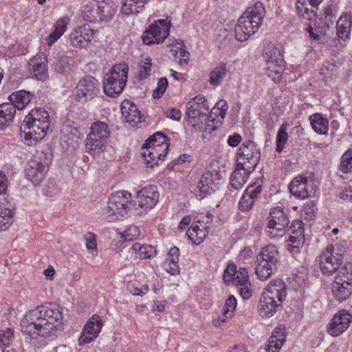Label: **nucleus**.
<instances>
[{
	"mask_svg": "<svg viewBox=\"0 0 352 352\" xmlns=\"http://www.w3.org/2000/svg\"><path fill=\"white\" fill-rule=\"evenodd\" d=\"M221 124V120H217L215 118L212 117L210 115V117H208L206 121L205 122L204 129L207 131L212 132L215 131Z\"/></svg>",
	"mask_w": 352,
	"mask_h": 352,
	"instance_id": "nucleus-53",
	"label": "nucleus"
},
{
	"mask_svg": "<svg viewBox=\"0 0 352 352\" xmlns=\"http://www.w3.org/2000/svg\"><path fill=\"white\" fill-rule=\"evenodd\" d=\"M151 73V58L150 57L145 58L142 62V65L140 68V76L141 78H146Z\"/></svg>",
	"mask_w": 352,
	"mask_h": 352,
	"instance_id": "nucleus-50",
	"label": "nucleus"
},
{
	"mask_svg": "<svg viewBox=\"0 0 352 352\" xmlns=\"http://www.w3.org/2000/svg\"><path fill=\"white\" fill-rule=\"evenodd\" d=\"M313 129L318 134L327 135L329 131V122L321 114L315 113L309 117Z\"/></svg>",
	"mask_w": 352,
	"mask_h": 352,
	"instance_id": "nucleus-35",
	"label": "nucleus"
},
{
	"mask_svg": "<svg viewBox=\"0 0 352 352\" xmlns=\"http://www.w3.org/2000/svg\"><path fill=\"white\" fill-rule=\"evenodd\" d=\"M337 275H341L348 282H352V263H346Z\"/></svg>",
	"mask_w": 352,
	"mask_h": 352,
	"instance_id": "nucleus-57",
	"label": "nucleus"
},
{
	"mask_svg": "<svg viewBox=\"0 0 352 352\" xmlns=\"http://www.w3.org/2000/svg\"><path fill=\"white\" fill-rule=\"evenodd\" d=\"M236 305L237 302L235 297L230 296L226 300L221 315L213 320V324L215 326H220L221 323L227 322L234 316Z\"/></svg>",
	"mask_w": 352,
	"mask_h": 352,
	"instance_id": "nucleus-23",
	"label": "nucleus"
},
{
	"mask_svg": "<svg viewBox=\"0 0 352 352\" xmlns=\"http://www.w3.org/2000/svg\"><path fill=\"white\" fill-rule=\"evenodd\" d=\"M242 140L241 136L238 133L230 135L228 140V144L230 146H236Z\"/></svg>",
	"mask_w": 352,
	"mask_h": 352,
	"instance_id": "nucleus-64",
	"label": "nucleus"
},
{
	"mask_svg": "<svg viewBox=\"0 0 352 352\" xmlns=\"http://www.w3.org/2000/svg\"><path fill=\"white\" fill-rule=\"evenodd\" d=\"M140 234L139 228L135 226H131L124 233V238L126 241H133L137 239Z\"/></svg>",
	"mask_w": 352,
	"mask_h": 352,
	"instance_id": "nucleus-52",
	"label": "nucleus"
},
{
	"mask_svg": "<svg viewBox=\"0 0 352 352\" xmlns=\"http://www.w3.org/2000/svg\"><path fill=\"white\" fill-rule=\"evenodd\" d=\"M352 25V14L343 13L336 23L337 36L338 40L346 41L349 39Z\"/></svg>",
	"mask_w": 352,
	"mask_h": 352,
	"instance_id": "nucleus-22",
	"label": "nucleus"
},
{
	"mask_svg": "<svg viewBox=\"0 0 352 352\" xmlns=\"http://www.w3.org/2000/svg\"><path fill=\"white\" fill-rule=\"evenodd\" d=\"M16 113V107L12 102L0 105V130H3L12 122Z\"/></svg>",
	"mask_w": 352,
	"mask_h": 352,
	"instance_id": "nucleus-25",
	"label": "nucleus"
},
{
	"mask_svg": "<svg viewBox=\"0 0 352 352\" xmlns=\"http://www.w3.org/2000/svg\"><path fill=\"white\" fill-rule=\"evenodd\" d=\"M265 14L262 3L256 2L239 19L235 26V38L241 42L246 41L259 30Z\"/></svg>",
	"mask_w": 352,
	"mask_h": 352,
	"instance_id": "nucleus-5",
	"label": "nucleus"
},
{
	"mask_svg": "<svg viewBox=\"0 0 352 352\" xmlns=\"http://www.w3.org/2000/svg\"><path fill=\"white\" fill-rule=\"evenodd\" d=\"M97 8L89 10L88 7L85 8L84 12H88L87 19L91 21L92 20H109L115 15L117 6L113 0H104L98 2L96 4Z\"/></svg>",
	"mask_w": 352,
	"mask_h": 352,
	"instance_id": "nucleus-11",
	"label": "nucleus"
},
{
	"mask_svg": "<svg viewBox=\"0 0 352 352\" xmlns=\"http://www.w3.org/2000/svg\"><path fill=\"white\" fill-rule=\"evenodd\" d=\"M191 100L195 101V102L201 107V108L204 109L205 111H208L210 109L208 102L203 95H197Z\"/></svg>",
	"mask_w": 352,
	"mask_h": 352,
	"instance_id": "nucleus-60",
	"label": "nucleus"
},
{
	"mask_svg": "<svg viewBox=\"0 0 352 352\" xmlns=\"http://www.w3.org/2000/svg\"><path fill=\"white\" fill-rule=\"evenodd\" d=\"M12 223V214L10 209L0 210V231L8 230Z\"/></svg>",
	"mask_w": 352,
	"mask_h": 352,
	"instance_id": "nucleus-45",
	"label": "nucleus"
},
{
	"mask_svg": "<svg viewBox=\"0 0 352 352\" xmlns=\"http://www.w3.org/2000/svg\"><path fill=\"white\" fill-rule=\"evenodd\" d=\"M85 147L86 151L93 156L100 155L112 150V146L109 144V140L90 135H87L85 139Z\"/></svg>",
	"mask_w": 352,
	"mask_h": 352,
	"instance_id": "nucleus-16",
	"label": "nucleus"
},
{
	"mask_svg": "<svg viewBox=\"0 0 352 352\" xmlns=\"http://www.w3.org/2000/svg\"><path fill=\"white\" fill-rule=\"evenodd\" d=\"M95 32L89 25L79 26L70 34L71 45L76 48L85 47L94 38Z\"/></svg>",
	"mask_w": 352,
	"mask_h": 352,
	"instance_id": "nucleus-13",
	"label": "nucleus"
},
{
	"mask_svg": "<svg viewBox=\"0 0 352 352\" xmlns=\"http://www.w3.org/2000/svg\"><path fill=\"white\" fill-rule=\"evenodd\" d=\"M63 321L62 309L56 305L38 306L29 311L21 322V331L32 338L45 337L58 329Z\"/></svg>",
	"mask_w": 352,
	"mask_h": 352,
	"instance_id": "nucleus-2",
	"label": "nucleus"
},
{
	"mask_svg": "<svg viewBox=\"0 0 352 352\" xmlns=\"http://www.w3.org/2000/svg\"><path fill=\"white\" fill-rule=\"evenodd\" d=\"M262 185L259 182L250 184L239 201V209L242 211H249L252 208L256 199L261 192Z\"/></svg>",
	"mask_w": 352,
	"mask_h": 352,
	"instance_id": "nucleus-17",
	"label": "nucleus"
},
{
	"mask_svg": "<svg viewBox=\"0 0 352 352\" xmlns=\"http://www.w3.org/2000/svg\"><path fill=\"white\" fill-rule=\"evenodd\" d=\"M322 0H298L296 10L298 15L307 20L314 19Z\"/></svg>",
	"mask_w": 352,
	"mask_h": 352,
	"instance_id": "nucleus-20",
	"label": "nucleus"
},
{
	"mask_svg": "<svg viewBox=\"0 0 352 352\" xmlns=\"http://www.w3.org/2000/svg\"><path fill=\"white\" fill-rule=\"evenodd\" d=\"M50 128L48 113L43 109H32L21 125V138L32 144L42 140Z\"/></svg>",
	"mask_w": 352,
	"mask_h": 352,
	"instance_id": "nucleus-3",
	"label": "nucleus"
},
{
	"mask_svg": "<svg viewBox=\"0 0 352 352\" xmlns=\"http://www.w3.org/2000/svg\"><path fill=\"white\" fill-rule=\"evenodd\" d=\"M132 248L140 259L150 258L156 254V250L150 245H141L135 243Z\"/></svg>",
	"mask_w": 352,
	"mask_h": 352,
	"instance_id": "nucleus-43",
	"label": "nucleus"
},
{
	"mask_svg": "<svg viewBox=\"0 0 352 352\" xmlns=\"http://www.w3.org/2000/svg\"><path fill=\"white\" fill-rule=\"evenodd\" d=\"M30 65L31 72L38 80H44L47 76V69L45 58H38L32 60Z\"/></svg>",
	"mask_w": 352,
	"mask_h": 352,
	"instance_id": "nucleus-32",
	"label": "nucleus"
},
{
	"mask_svg": "<svg viewBox=\"0 0 352 352\" xmlns=\"http://www.w3.org/2000/svg\"><path fill=\"white\" fill-rule=\"evenodd\" d=\"M32 96L29 91L20 90L12 94L9 99L18 110L23 109L32 100Z\"/></svg>",
	"mask_w": 352,
	"mask_h": 352,
	"instance_id": "nucleus-31",
	"label": "nucleus"
},
{
	"mask_svg": "<svg viewBox=\"0 0 352 352\" xmlns=\"http://www.w3.org/2000/svg\"><path fill=\"white\" fill-rule=\"evenodd\" d=\"M208 118L206 113H203L200 116L196 117L194 119H189L188 121L190 122L192 126L197 129H201Z\"/></svg>",
	"mask_w": 352,
	"mask_h": 352,
	"instance_id": "nucleus-58",
	"label": "nucleus"
},
{
	"mask_svg": "<svg viewBox=\"0 0 352 352\" xmlns=\"http://www.w3.org/2000/svg\"><path fill=\"white\" fill-rule=\"evenodd\" d=\"M231 283L237 286H243L245 285H249V276L248 274V271L245 268L241 267L235 276H234L233 280H232Z\"/></svg>",
	"mask_w": 352,
	"mask_h": 352,
	"instance_id": "nucleus-47",
	"label": "nucleus"
},
{
	"mask_svg": "<svg viewBox=\"0 0 352 352\" xmlns=\"http://www.w3.org/2000/svg\"><path fill=\"white\" fill-rule=\"evenodd\" d=\"M276 270V265L256 260L255 273L261 280H265L269 278Z\"/></svg>",
	"mask_w": 352,
	"mask_h": 352,
	"instance_id": "nucleus-33",
	"label": "nucleus"
},
{
	"mask_svg": "<svg viewBox=\"0 0 352 352\" xmlns=\"http://www.w3.org/2000/svg\"><path fill=\"white\" fill-rule=\"evenodd\" d=\"M129 67L126 63L113 65L104 78V92L111 97L118 96L126 85Z\"/></svg>",
	"mask_w": 352,
	"mask_h": 352,
	"instance_id": "nucleus-7",
	"label": "nucleus"
},
{
	"mask_svg": "<svg viewBox=\"0 0 352 352\" xmlns=\"http://www.w3.org/2000/svg\"><path fill=\"white\" fill-rule=\"evenodd\" d=\"M87 135L109 140L110 129L106 122L96 121L91 124L90 133Z\"/></svg>",
	"mask_w": 352,
	"mask_h": 352,
	"instance_id": "nucleus-39",
	"label": "nucleus"
},
{
	"mask_svg": "<svg viewBox=\"0 0 352 352\" xmlns=\"http://www.w3.org/2000/svg\"><path fill=\"white\" fill-rule=\"evenodd\" d=\"M173 43H175V45H177V49H179V55L183 58L180 60V63L182 64V62L184 63H188V57L189 55V53L188 51H186V47L184 45V43L180 39H174Z\"/></svg>",
	"mask_w": 352,
	"mask_h": 352,
	"instance_id": "nucleus-55",
	"label": "nucleus"
},
{
	"mask_svg": "<svg viewBox=\"0 0 352 352\" xmlns=\"http://www.w3.org/2000/svg\"><path fill=\"white\" fill-rule=\"evenodd\" d=\"M168 86V80L166 78H161L157 82V87L154 89L153 97L154 98H160L165 92Z\"/></svg>",
	"mask_w": 352,
	"mask_h": 352,
	"instance_id": "nucleus-49",
	"label": "nucleus"
},
{
	"mask_svg": "<svg viewBox=\"0 0 352 352\" xmlns=\"http://www.w3.org/2000/svg\"><path fill=\"white\" fill-rule=\"evenodd\" d=\"M236 267L234 264H229L223 273V280L228 284L231 283L234 279V276L237 273Z\"/></svg>",
	"mask_w": 352,
	"mask_h": 352,
	"instance_id": "nucleus-51",
	"label": "nucleus"
},
{
	"mask_svg": "<svg viewBox=\"0 0 352 352\" xmlns=\"http://www.w3.org/2000/svg\"><path fill=\"white\" fill-rule=\"evenodd\" d=\"M346 248L335 244L328 245L318 256L319 267L324 275H332L340 267L344 261Z\"/></svg>",
	"mask_w": 352,
	"mask_h": 352,
	"instance_id": "nucleus-6",
	"label": "nucleus"
},
{
	"mask_svg": "<svg viewBox=\"0 0 352 352\" xmlns=\"http://www.w3.org/2000/svg\"><path fill=\"white\" fill-rule=\"evenodd\" d=\"M179 256V250L177 247H173L170 249L166 261H178Z\"/></svg>",
	"mask_w": 352,
	"mask_h": 352,
	"instance_id": "nucleus-63",
	"label": "nucleus"
},
{
	"mask_svg": "<svg viewBox=\"0 0 352 352\" xmlns=\"http://www.w3.org/2000/svg\"><path fill=\"white\" fill-rule=\"evenodd\" d=\"M331 292L337 300H345L352 294V282H348L342 278L341 275H337L332 283Z\"/></svg>",
	"mask_w": 352,
	"mask_h": 352,
	"instance_id": "nucleus-18",
	"label": "nucleus"
},
{
	"mask_svg": "<svg viewBox=\"0 0 352 352\" xmlns=\"http://www.w3.org/2000/svg\"><path fill=\"white\" fill-rule=\"evenodd\" d=\"M198 223L192 226L186 233L189 239L196 245L203 242L209 234L208 226L203 225L199 221Z\"/></svg>",
	"mask_w": 352,
	"mask_h": 352,
	"instance_id": "nucleus-26",
	"label": "nucleus"
},
{
	"mask_svg": "<svg viewBox=\"0 0 352 352\" xmlns=\"http://www.w3.org/2000/svg\"><path fill=\"white\" fill-rule=\"evenodd\" d=\"M338 11L337 4L333 1H327L323 8V21L328 28L333 25Z\"/></svg>",
	"mask_w": 352,
	"mask_h": 352,
	"instance_id": "nucleus-38",
	"label": "nucleus"
},
{
	"mask_svg": "<svg viewBox=\"0 0 352 352\" xmlns=\"http://www.w3.org/2000/svg\"><path fill=\"white\" fill-rule=\"evenodd\" d=\"M177 263L178 261H166L164 262V267L168 273L175 275L179 272Z\"/></svg>",
	"mask_w": 352,
	"mask_h": 352,
	"instance_id": "nucleus-59",
	"label": "nucleus"
},
{
	"mask_svg": "<svg viewBox=\"0 0 352 352\" xmlns=\"http://www.w3.org/2000/svg\"><path fill=\"white\" fill-rule=\"evenodd\" d=\"M142 150L143 151L141 155L145 159L146 163L149 167H152L153 166L152 162L155 160H163L168 153L163 152V151H161L158 148L151 146L149 145L146 146L144 144L142 146Z\"/></svg>",
	"mask_w": 352,
	"mask_h": 352,
	"instance_id": "nucleus-28",
	"label": "nucleus"
},
{
	"mask_svg": "<svg viewBox=\"0 0 352 352\" xmlns=\"http://www.w3.org/2000/svg\"><path fill=\"white\" fill-rule=\"evenodd\" d=\"M287 295V286L280 279L272 280L264 289L259 300L258 310L263 318H270L276 312Z\"/></svg>",
	"mask_w": 352,
	"mask_h": 352,
	"instance_id": "nucleus-4",
	"label": "nucleus"
},
{
	"mask_svg": "<svg viewBox=\"0 0 352 352\" xmlns=\"http://www.w3.org/2000/svg\"><path fill=\"white\" fill-rule=\"evenodd\" d=\"M68 25L67 19H60L56 21L55 25L54 31L60 34L61 36L66 31Z\"/></svg>",
	"mask_w": 352,
	"mask_h": 352,
	"instance_id": "nucleus-61",
	"label": "nucleus"
},
{
	"mask_svg": "<svg viewBox=\"0 0 352 352\" xmlns=\"http://www.w3.org/2000/svg\"><path fill=\"white\" fill-rule=\"evenodd\" d=\"M170 22L166 19H160L145 30L142 36L143 42L146 45L163 43L170 33Z\"/></svg>",
	"mask_w": 352,
	"mask_h": 352,
	"instance_id": "nucleus-8",
	"label": "nucleus"
},
{
	"mask_svg": "<svg viewBox=\"0 0 352 352\" xmlns=\"http://www.w3.org/2000/svg\"><path fill=\"white\" fill-rule=\"evenodd\" d=\"M85 239L86 240V247L88 250H93V255H97V244H96V236L92 232H89L85 235Z\"/></svg>",
	"mask_w": 352,
	"mask_h": 352,
	"instance_id": "nucleus-48",
	"label": "nucleus"
},
{
	"mask_svg": "<svg viewBox=\"0 0 352 352\" xmlns=\"http://www.w3.org/2000/svg\"><path fill=\"white\" fill-rule=\"evenodd\" d=\"M256 260L276 265L279 261V252L277 248L272 244L263 247L258 254Z\"/></svg>",
	"mask_w": 352,
	"mask_h": 352,
	"instance_id": "nucleus-29",
	"label": "nucleus"
},
{
	"mask_svg": "<svg viewBox=\"0 0 352 352\" xmlns=\"http://www.w3.org/2000/svg\"><path fill=\"white\" fill-rule=\"evenodd\" d=\"M339 168L344 173L352 171V149H349L342 155Z\"/></svg>",
	"mask_w": 352,
	"mask_h": 352,
	"instance_id": "nucleus-46",
	"label": "nucleus"
},
{
	"mask_svg": "<svg viewBox=\"0 0 352 352\" xmlns=\"http://www.w3.org/2000/svg\"><path fill=\"white\" fill-rule=\"evenodd\" d=\"M149 0H123L121 12L127 16L135 15L142 11L145 4Z\"/></svg>",
	"mask_w": 352,
	"mask_h": 352,
	"instance_id": "nucleus-27",
	"label": "nucleus"
},
{
	"mask_svg": "<svg viewBox=\"0 0 352 352\" xmlns=\"http://www.w3.org/2000/svg\"><path fill=\"white\" fill-rule=\"evenodd\" d=\"M288 124L287 123L283 124L277 133L276 136V151L281 152L285 146V144L288 140L289 135L287 132Z\"/></svg>",
	"mask_w": 352,
	"mask_h": 352,
	"instance_id": "nucleus-44",
	"label": "nucleus"
},
{
	"mask_svg": "<svg viewBox=\"0 0 352 352\" xmlns=\"http://www.w3.org/2000/svg\"><path fill=\"white\" fill-rule=\"evenodd\" d=\"M352 321V315L343 309L334 316L327 326V331L333 337L340 336L344 332Z\"/></svg>",
	"mask_w": 352,
	"mask_h": 352,
	"instance_id": "nucleus-12",
	"label": "nucleus"
},
{
	"mask_svg": "<svg viewBox=\"0 0 352 352\" xmlns=\"http://www.w3.org/2000/svg\"><path fill=\"white\" fill-rule=\"evenodd\" d=\"M98 92L97 80L89 76L79 81L76 88V97L79 102H85Z\"/></svg>",
	"mask_w": 352,
	"mask_h": 352,
	"instance_id": "nucleus-14",
	"label": "nucleus"
},
{
	"mask_svg": "<svg viewBox=\"0 0 352 352\" xmlns=\"http://www.w3.org/2000/svg\"><path fill=\"white\" fill-rule=\"evenodd\" d=\"M289 191L296 197L305 199L314 196L316 186L311 177L299 175L290 184Z\"/></svg>",
	"mask_w": 352,
	"mask_h": 352,
	"instance_id": "nucleus-10",
	"label": "nucleus"
},
{
	"mask_svg": "<svg viewBox=\"0 0 352 352\" xmlns=\"http://www.w3.org/2000/svg\"><path fill=\"white\" fill-rule=\"evenodd\" d=\"M266 74L275 82H279L282 78L284 64L266 63Z\"/></svg>",
	"mask_w": 352,
	"mask_h": 352,
	"instance_id": "nucleus-41",
	"label": "nucleus"
},
{
	"mask_svg": "<svg viewBox=\"0 0 352 352\" xmlns=\"http://www.w3.org/2000/svg\"><path fill=\"white\" fill-rule=\"evenodd\" d=\"M286 337L287 333L285 327L278 326L276 327L266 346V352H278L285 343Z\"/></svg>",
	"mask_w": 352,
	"mask_h": 352,
	"instance_id": "nucleus-21",
	"label": "nucleus"
},
{
	"mask_svg": "<svg viewBox=\"0 0 352 352\" xmlns=\"http://www.w3.org/2000/svg\"><path fill=\"white\" fill-rule=\"evenodd\" d=\"M286 230H282L280 228H274L267 226L266 227V233L269 237L272 239H278L285 235Z\"/></svg>",
	"mask_w": 352,
	"mask_h": 352,
	"instance_id": "nucleus-54",
	"label": "nucleus"
},
{
	"mask_svg": "<svg viewBox=\"0 0 352 352\" xmlns=\"http://www.w3.org/2000/svg\"><path fill=\"white\" fill-rule=\"evenodd\" d=\"M267 220L268 225H274L276 223L280 227L283 226H288L289 223V219L285 214L283 209L280 207L272 208Z\"/></svg>",
	"mask_w": 352,
	"mask_h": 352,
	"instance_id": "nucleus-36",
	"label": "nucleus"
},
{
	"mask_svg": "<svg viewBox=\"0 0 352 352\" xmlns=\"http://www.w3.org/2000/svg\"><path fill=\"white\" fill-rule=\"evenodd\" d=\"M122 118L131 126H136L142 122L140 112L136 105L129 100H124L120 106Z\"/></svg>",
	"mask_w": 352,
	"mask_h": 352,
	"instance_id": "nucleus-19",
	"label": "nucleus"
},
{
	"mask_svg": "<svg viewBox=\"0 0 352 352\" xmlns=\"http://www.w3.org/2000/svg\"><path fill=\"white\" fill-rule=\"evenodd\" d=\"M228 109V105L227 102L225 100H220L216 104V106L212 109V113L214 114H217V112H214L216 109L220 110L219 113V117L221 119H223L226 115L227 111Z\"/></svg>",
	"mask_w": 352,
	"mask_h": 352,
	"instance_id": "nucleus-56",
	"label": "nucleus"
},
{
	"mask_svg": "<svg viewBox=\"0 0 352 352\" xmlns=\"http://www.w3.org/2000/svg\"><path fill=\"white\" fill-rule=\"evenodd\" d=\"M228 70L226 64L221 63L211 71L210 74V82L213 86H218L221 80L226 76Z\"/></svg>",
	"mask_w": 352,
	"mask_h": 352,
	"instance_id": "nucleus-42",
	"label": "nucleus"
},
{
	"mask_svg": "<svg viewBox=\"0 0 352 352\" xmlns=\"http://www.w3.org/2000/svg\"><path fill=\"white\" fill-rule=\"evenodd\" d=\"M27 178L35 186L38 185L44 178L42 166L33 162L25 169Z\"/></svg>",
	"mask_w": 352,
	"mask_h": 352,
	"instance_id": "nucleus-34",
	"label": "nucleus"
},
{
	"mask_svg": "<svg viewBox=\"0 0 352 352\" xmlns=\"http://www.w3.org/2000/svg\"><path fill=\"white\" fill-rule=\"evenodd\" d=\"M166 117L176 121H179L182 117L181 111L177 109H171L165 112Z\"/></svg>",
	"mask_w": 352,
	"mask_h": 352,
	"instance_id": "nucleus-62",
	"label": "nucleus"
},
{
	"mask_svg": "<svg viewBox=\"0 0 352 352\" xmlns=\"http://www.w3.org/2000/svg\"><path fill=\"white\" fill-rule=\"evenodd\" d=\"M261 157V152L254 142H243L237 153V166H244L248 170H254Z\"/></svg>",
	"mask_w": 352,
	"mask_h": 352,
	"instance_id": "nucleus-9",
	"label": "nucleus"
},
{
	"mask_svg": "<svg viewBox=\"0 0 352 352\" xmlns=\"http://www.w3.org/2000/svg\"><path fill=\"white\" fill-rule=\"evenodd\" d=\"M303 230L300 226L298 227L294 235H290L286 241L287 248L292 253L298 252L299 248L304 242Z\"/></svg>",
	"mask_w": 352,
	"mask_h": 352,
	"instance_id": "nucleus-37",
	"label": "nucleus"
},
{
	"mask_svg": "<svg viewBox=\"0 0 352 352\" xmlns=\"http://www.w3.org/2000/svg\"><path fill=\"white\" fill-rule=\"evenodd\" d=\"M158 198L159 195L155 186L144 187L133 199L130 192L117 191L111 195L104 209L106 218L109 221H113L126 214H145L156 205Z\"/></svg>",
	"mask_w": 352,
	"mask_h": 352,
	"instance_id": "nucleus-1",
	"label": "nucleus"
},
{
	"mask_svg": "<svg viewBox=\"0 0 352 352\" xmlns=\"http://www.w3.org/2000/svg\"><path fill=\"white\" fill-rule=\"evenodd\" d=\"M144 145L158 148L163 152H168L169 147V144L166 142V137L160 132H157L148 138Z\"/></svg>",
	"mask_w": 352,
	"mask_h": 352,
	"instance_id": "nucleus-40",
	"label": "nucleus"
},
{
	"mask_svg": "<svg viewBox=\"0 0 352 352\" xmlns=\"http://www.w3.org/2000/svg\"><path fill=\"white\" fill-rule=\"evenodd\" d=\"M263 56L266 63H279L284 64L283 50L280 47L276 46L274 43L270 42L265 47L263 52Z\"/></svg>",
	"mask_w": 352,
	"mask_h": 352,
	"instance_id": "nucleus-24",
	"label": "nucleus"
},
{
	"mask_svg": "<svg viewBox=\"0 0 352 352\" xmlns=\"http://www.w3.org/2000/svg\"><path fill=\"white\" fill-rule=\"evenodd\" d=\"M230 178V184L236 190L241 189L247 182L250 173L252 170H248L244 166H238Z\"/></svg>",
	"mask_w": 352,
	"mask_h": 352,
	"instance_id": "nucleus-30",
	"label": "nucleus"
},
{
	"mask_svg": "<svg viewBox=\"0 0 352 352\" xmlns=\"http://www.w3.org/2000/svg\"><path fill=\"white\" fill-rule=\"evenodd\" d=\"M102 321L98 315H94L85 324L82 336L79 338L80 343L91 342L98 336L102 327Z\"/></svg>",
	"mask_w": 352,
	"mask_h": 352,
	"instance_id": "nucleus-15",
	"label": "nucleus"
}]
</instances>
